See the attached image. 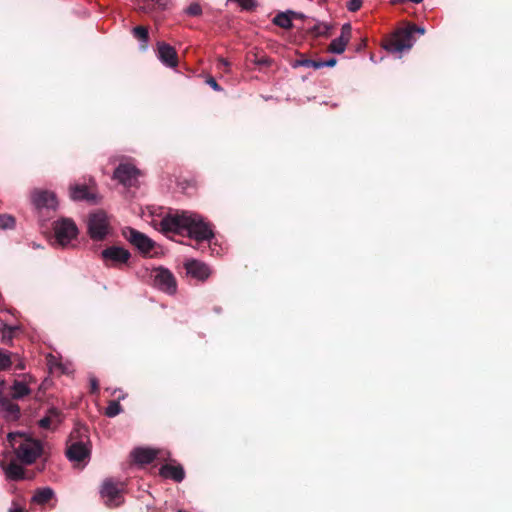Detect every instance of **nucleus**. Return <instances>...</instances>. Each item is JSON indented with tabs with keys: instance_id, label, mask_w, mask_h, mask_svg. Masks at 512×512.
I'll list each match as a JSON object with an SVG mask.
<instances>
[{
	"instance_id": "1",
	"label": "nucleus",
	"mask_w": 512,
	"mask_h": 512,
	"mask_svg": "<svg viewBox=\"0 0 512 512\" xmlns=\"http://www.w3.org/2000/svg\"><path fill=\"white\" fill-rule=\"evenodd\" d=\"M159 230L166 235H187L199 243L209 241L214 236L210 224L202 216L189 211L166 215L159 222Z\"/></svg>"
},
{
	"instance_id": "2",
	"label": "nucleus",
	"mask_w": 512,
	"mask_h": 512,
	"mask_svg": "<svg viewBox=\"0 0 512 512\" xmlns=\"http://www.w3.org/2000/svg\"><path fill=\"white\" fill-rule=\"evenodd\" d=\"M8 443L13 449L16 460L23 465L34 463L42 453L41 443L22 433H10Z\"/></svg>"
},
{
	"instance_id": "3",
	"label": "nucleus",
	"mask_w": 512,
	"mask_h": 512,
	"mask_svg": "<svg viewBox=\"0 0 512 512\" xmlns=\"http://www.w3.org/2000/svg\"><path fill=\"white\" fill-rule=\"evenodd\" d=\"M88 234L94 241H101L110 233L111 228L107 215L98 211L90 214L87 222Z\"/></svg>"
},
{
	"instance_id": "4",
	"label": "nucleus",
	"mask_w": 512,
	"mask_h": 512,
	"mask_svg": "<svg viewBox=\"0 0 512 512\" xmlns=\"http://www.w3.org/2000/svg\"><path fill=\"white\" fill-rule=\"evenodd\" d=\"M125 484L113 479H106L101 487L100 494L104 503L109 507H117L123 503Z\"/></svg>"
},
{
	"instance_id": "5",
	"label": "nucleus",
	"mask_w": 512,
	"mask_h": 512,
	"mask_svg": "<svg viewBox=\"0 0 512 512\" xmlns=\"http://www.w3.org/2000/svg\"><path fill=\"white\" fill-rule=\"evenodd\" d=\"M413 46L412 31L406 28L397 30L384 43V48L391 53H401Z\"/></svg>"
},
{
	"instance_id": "6",
	"label": "nucleus",
	"mask_w": 512,
	"mask_h": 512,
	"mask_svg": "<svg viewBox=\"0 0 512 512\" xmlns=\"http://www.w3.org/2000/svg\"><path fill=\"white\" fill-rule=\"evenodd\" d=\"M54 234L55 242L62 247H66L76 238L78 229L71 219L63 218L54 223Z\"/></svg>"
},
{
	"instance_id": "7",
	"label": "nucleus",
	"mask_w": 512,
	"mask_h": 512,
	"mask_svg": "<svg viewBox=\"0 0 512 512\" xmlns=\"http://www.w3.org/2000/svg\"><path fill=\"white\" fill-rule=\"evenodd\" d=\"M130 252L119 246H110L101 252V258L106 267H121L130 259Z\"/></svg>"
},
{
	"instance_id": "8",
	"label": "nucleus",
	"mask_w": 512,
	"mask_h": 512,
	"mask_svg": "<svg viewBox=\"0 0 512 512\" xmlns=\"http://www.w3.org/2000/svg\"><path fill=\"white\" fill-rule=\"evenodd\" d=\"M151 277L153 278L154 285L168 293L173 294L176 292V280L173 274L165 268L158 267L154 268L151 273Z\"/></svg>"
},
{
	"instance_id": "9",
	"label": "nucleus",
	"mask_w": 512,
	"mask_h": 512,
	"mask_svg": "<svg viewBox=\"0 0 512 512\" xmlns=\"http://www.w3.org/2000/svg\"><path fill=\"white\" fill-rule=\"evenodd\" d=\"M73 433L71 434V443L67 448V457L70 461L85 465L90 457V449L84 440L72 441Z\"/></svg>"
},
{
	"instance_id": "10",
	"label": "nucleus",
	"mask_w": 512,
	"mask_h": 512,
	"mask_svg": "<svg viewBox=\"0 0 512 512\" xmlns=\"http://www.w3.org/2000/svg\"><path fill=\"white\" fill-rule=\"evenodd\" d=\"M31 200L39 211L43 209L55 210L58 206L56 195L49 191L35 190L31 195Z\"/></svg>"
},
{
	"instance_id": "11",
	"label": "nucleus",
	"mask_w": 512,
	"mask_h": 512,
	"mask_svg": "<svg viewBox=\"0 0 512 512\" xmlns=\"http://www.w3.org/2000/svg\"><path fill=\"white\" fill-rule=\"evenodd\" d=\"M139 174L140 171L135 166L128 163H122L116 168L114 178L124 186L130 187L134 185Z\"/></svg>"
},
{
	"instance_id": "12",
	"label": "nucleus",
	"mask_w": 512,
	"mask_h": 512,
	"mask_svg": "<svg viewBox=\"0 0 512 512\" xmlns=\"http://www.w3.org/2000/svg\"><path fill=\"white\" fill-rule=\"evenodd\" d=\"M157 56L159 60L169 68H176L178 65L177 52L174 47L167 43H157Z\"/></svg>"
},
{
	"instance_id": "13",
	"label": "nucleus",
	"mask_w": 512,
	"mask_h": 512,
	"mask_svg": "<svg viewBox=\"0 0 512 512\" xmlns=\"http://www.w3.org/2000/svg\"><path fill=\"white\" fill-rule=\"evenodd\" d=\"M351 38L350 24H344L341 28L339 37L333 39L329 45V51L332 53L341 54L345 51L347 44Z\"/></svg>"
},
{
	"instance_id": "14",
	"label": "nucleus",
	"mask_w": 512,
	"mask_h": 512,
	"mask_svg": "<svg viewBox=\"0 0 512 512\" xmlns=\"http://www.w3.org/2000/svg\"><path fill=\"white\" fill-rule=\"evenodd\" d=\"M128 240L144 253H149L153 248L151 239L134 229L129 230Z\"/></svg>"
},
{
	"instance_id": "15",
	"label": "nucleus",
	"mask_w": 512,
	"mask_h": 512,
	"mask_svg": "<svg viewBox=\"0 0 512 512\" xmlns=\"http://www.w3.org/2000/svg\"><path fill=\"white\" fill-rule=\"evenodd\" d=\"M186 271L189 275L199 280H205L210 275L209 267L197 260H189L185 263Z\"/></svg>"
},
{
	"instance_id": "16",
	"label": "nucleus",
	"mask_w": 512,
	"mask_h": 512,
	"mask_svg": "<svg viewBox=\"0 0 512 512\" xmlns=\"http://www.w3.org/2000/svg\"><path fill=\"white\" fill-rule=\"evenodd\" d=\"M70 197L73 200H86L96 202V195L86 184H75L70 187Z\"/></svg>"
},
{
	"instance_id": "17",
	"label": "nucleus",
	"mask_w": 512,
	"mask_h": 512,
	"mask_svg": "<svg viewBox=\"0 0 512 512\" xmlns=\"http://www.w3.org/2000/svg\"><path fill=\"white\" fill-rule=\"evenodd\" d=\"M7 479L18 481L26 478L25 471L21 464L16 460H10L7 464H2Z\"/></svg>"
},
{
	"instance_id": "18",
	"label": "nucleus",
	"mask_w": 512,
	"mask_h": 512,
	"mask_svg": "<svg viewBox=\"0 0 512 512\" xmlns=\"http://www.w3.org/2000/svg\"><path fill=\"white\" fill-rule=\"evenodd\" d=\"M131 456L136 463L149 464L158 456V451L151 448H136Z\"/></svg>"
},
{
	"instance_id": "19",
	"label": "nucleus",
	"mask_w": 512,
	"mask_h": 512,
	"mask_svg": "<svg viewBox=\"0 0 512 512\" xmlns=\"http://www.w3.org/2000/svg\"><path fill=\"white\" fill-rule=\"evenodd\" d=\"M168 0H136V9L150 14L157 9H164Z\"/></svg>"
},
{
	"instance_id": "20",
	"label": "nucleus",
	"mask_w": 512,
	"mask_h": 512,
	"mask_svg": "<svg viewBox=\"0 0 512 512\" xmlns=\"http://www.w3.org/2000/svg\"><path fill=\"white\" fill-rule=\"evenodd\" d=\"M17 360L16 369L23 370L25 369L24 362L19 359L17 354H13L7 351L0 350V370L8 369L12 364H14Z\"/></svg>"
},
{
	"instance_id": "21",
	"label": "nucleus",
	"mask_w": 512,
	"mask_h": 512,
	"mask_svg": "<svg viewBox=\"0 0 512 512\" xmlns=\"http://www.w3.org/2000/svg\"><path fill=\"white\" fill-rule=\"evenodd\" d=\"M160 475L164 478H169L176 482H181L184 479L185 473L180 465L166 464L161 467Z\"/></svg>"
},
{
	"instance_id": "22",
	"label": "nucleus",
	"mask_w": 512,
	"mask_h": 512,
	"mask_svg": "<svg viewBox=\"0 0 512 512\" xmlns=\"http://www.w3.org/2000/svg\"><path fill=\"white\" fill-rule=\"evenodd\" d=\"M0 411L6 414V417L15 419L19 415V406L6 398H0Z\"/></svg>"
},
{
	"instance_id": "23",
	"label": "nucleus",
	"mask_w": 512,
	"mask_h": 512,
	"mask_svg": "<svg viewBox=\"0 0 512 512\" xmlns=\"http://www.w3.org/2000/svg\"><path fill=\"white\" fill-rule=\"evenodd\" d=\"M30 393V389L26 383L15 381L11 386V396L14 399H20Z\"/></svg>"
},
{
	"instance_id": "24",
	"label": "nucleus",
	"mask_w": 512,
	"mask_h": 512,
	"mask_svg": "<svg viewBox=\"0 0 512 512\" xmlns=\"http://www.w3.org/2000/svg\"><path fill=\"white\" fill-rule=\"evenodd\" d=\"M53 497V490L50 488L38 489L32 497V502L45 504Z\"/></svg>"
},
{
	"instance_id": "25",
	"label": "nucleus",
	"mask_w": 512,
	"mask_h": 512,
	"mask_svg": "<svg viewBox=\"0 0 512 512\" xmlns=\"http://www.w3.org/2000/svg\"><path fill=\"white\" fill-rule=\"evenodd\" d=\"M58 422H59L58 414L56 413V411L51 410L49 415H47L46 417L42 418L39 421V425H40V427H42L44 429H53L56 427Z\"/></svg>"
},
{
	"instance_id": "26",
	"label": "nucleus",
	"mask_w": 512,
	"mask_h": 512,
	"mask_svg": "<svg viewBox=\"0 0 512 512\" xmlns=\"http://www.w3.org/2000/svg\"><path fill=\"white\" fill-rule=\"evenodd\" d=\"M292 67L293 68L307 67V68H313V69H320L321 64L319 61L307 59V58H304L303 56H301L299 59H296L292 62Z\"/></svg>"
},
{
	"instance_id": "27",
	"label": "nucleus",
	"mask_w": 512,
	"mask_h": 512,
	"mask_svg": "<svg viewBox=\"0 0 512 512\" xmlns=\"http://www.w3.org/2000/svg\"><path fill=\"white\" fill-rule=\"evenodd\" d=\"M274 23L281 28H290L292 26L291 18L286 13H280L274 18Z\"/></svg>"
},
{
	"instance_id": "28",
	"label": "nucleus",
	"mask_w": 512,
	"mask_h": 512,
	"mask_svg": "<svg viewBox=\"0 0 512 512\" xmlns=\"http://www.w3.org/2000/svg\"><path fill=\"white\" fill-rule=\"evenodd\" d=\"M15 226V219L8 214H0V229H11Z\"/></svg>"
},
{
	"instance_id": "29",
	"label": "nucleus",
	"mask_w": 512,
	"mask_h": 512,
	"mask_svg": "<svg viewBox=\"0 0 512 512\" xmlns=\"http://www.w3.org/2000/svg\"><path fill=\"white\" fill-rule=\"evenodd\" d=\"M122 411V408L118 401H111L108 406L106 407L105 414L108 417H115L118 414H120Z\"/></svg>"
},
{
	"instance_id": "30",
	"label": "nucleus",
	"mask_w": 512,
	"mask_h": 512,
	"mask_svg": "<svg viewBox=\"0 0 512 512\" xmlns=\"http://www.w3.org/2000/svg\"><path fill=\"white\" fill-rule=\"evenodd\" d=\"M133 35L138 40L146 43L148 40V30L143 26H137L133 29Z\"/></svg>"
},
{
	"instance_id": "31",
	"label": "nucleus",
	"mask_w": 512,
	"mask_h": 512,
	"mask_svg": "<svg viewBox=\"0 0 512 512\" xmlns=\"http://www.w3.org/2000/svg\"><path fill=\"white\" fill-rule=\"evenodd\" d=\"M201 12V7L197 3L190 4L186 9V13L190 16H198L201 14Z\"/></svg>"
},
{
	"instance_id": "32",
	"label": "nucleus",
	"mask_w": 512,
	"mask_h": 512,
	"mask_svg": "<svg viewBox=\"0 0 512 512\" xmlns=\"http://www.w3.org/2000/svg\"><path fill=\"white\" fill-rule=\"evenodd\" d=\"M216 68L218 71L226 73L229 71L230 63L224 58H219L216 63Z\"/></svg>"
},
{
	"instance_id": "33",
	"label": "nucleus",
	"mask_w": 512,
	"mask_h": 512,
	"mask_svg": "<svg viewBox=\"0 0 512 512\" xmlns=\"http://www.w3.org/2000/svg\"><path fill=\"white\" fill-rule=\"evenodd\" d=\"M346 6L350 12H356L361 8L362 0H349Z\"/></svg>"
},
{
	"instance_id": "34",
	"label": "nucleus",
	"mask_w": 512,
	"mask_h": 512,
	"mask_svg": "<svg viewBox=\"0 0 512 512\" xmlns=\"http://www.w3.org/2000/svg\"><path fill=\"white\" fill-rule=\"evenodd\" d=\"M9 512H27L24 508V506L20 505L17 502H13L12 506L9 509Z\"/></svg>"
},
{
	"instance_id": "35",
	"label": "nucleus",
	"mask_w": 512,
	"mask_h": 512,
	"mask_svg": "<svg viewBox=\"0 0 512 512\" xmlns=\"http://www.w3.org/2000/svg\"><path fill=\"white\" fill-rule=\"evenodd\" d=\"M206 82L215 91H221V87L218 85V83L213 77H209Z\"/></svg>"
},
{
	"instance_id": "36",
	"label": "nucleus",
	"mask_w": 512,
	"mask_h": 512,
	"mask_svg": "<svg viewBox=\"0 0 512 512\" xmlns=\"http://www.w3.org/2000/svg\"><path fill=\"white\" fill-rule=\"evenodd\" d=\"M90 385H91V392L97 393L99 390V384L96 378L92 377L90 378Z\"/></svg>"
},
{
	"instance_id": "37",
	"label": "nucleus",
	"mask_w": 512,
	"mask_h": 512,
	"mask_svg": "<svg viewBox=\"0 0 512 512\" xmlns=\"http://www.w3.org/2000/svg\"><path fill=\"white\" fill-rule=\"evenodd\" d=\"M319 62L321 64V68H323V67H333L336 64V59L335 58H331V59H329L327 61H319Z\"/></svg>"
},
{
	"instance_id": "38",
	"label": "nucleus",
	"mask_w": 512,
	"mask_h": 512,
	"mask_svg": "<svg viewBox=\"0 0 512 512\" xmlns=\"http://www.w3.org/2000/svg\"><path fill=\"white\" fill-rule=\"evenodd\" d=\"M406 29L411 30L412 34L414 32H417V33H419L421 35H423L425 33V29L423 27H418L416 25H411V26L407 27Z\"/></svg>"
},
{
	"instance_id": "39",
	"label": "nucleus",
	"mask_w": 512,
	"mask_h": 512,
	"mask_svg": "<svg viewBox=\"0 0 512 512\" xmlns=\"http://www.w3.org/2000/svg\"><path fill=\"white\" fill-rule=\"evenodd\" d=\"M15 329H16V327H9V328H8V333H9L8 335H7V331H6V330H4V332H3V337H4V338H5V337H9V338H11V337H12V333H13V331H14Z\"/></svg>"
},
{
	"instance_id": "40",
	"label": "nucleus",
	"mask_w": 512,
	"mask_h": 512,
	"mask_svg": "<svg viewBox=\"0 0 512 512\" xmlns=\"http://www.w3.org/2000/svg\"><path fill=\"white\" fill-rule=\"evenodd\" d=\"M4 387H5V382L0 380V398H3L2 392L4 390Z\"/></svg>"
}]
</instances>
